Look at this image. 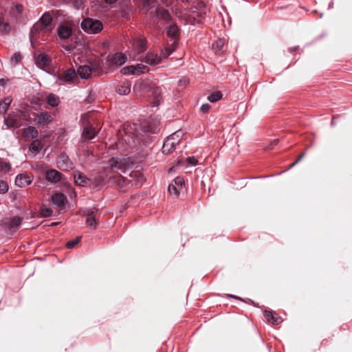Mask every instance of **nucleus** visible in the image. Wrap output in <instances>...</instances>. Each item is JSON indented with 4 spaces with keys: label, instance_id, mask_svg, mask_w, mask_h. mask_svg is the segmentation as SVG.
<instances>
[{
    "label": "nucleus",
    "instance_id": "nucleus-27",
    "mask_svg": "<svg viewBox=\"0 0 352 352\" xmlns=\"http://www.w3.org/2000/svg\"><path fill=\"white\" fill-rule=\"evenodd\" d=\"M74 181L77 185L84 186L87 184L88 179L82 174L78 173L74 175Z\"/></svg>",
    "mask_w": 352,
    "mask_h": 352
},
{
    "label": "nucleus",
    "instance_id": "nucleus-10",
    "mask_svg": "<svg viewBox=\"0 0 352 352\" xmlns=\"http://www.w3.org/2000/svg\"><path fill=\"white\" fill-rule=\"evenodd\" d=\"M32 182V176L30 175L20 174L15 178V184L17 186L23 188L30 185Z\"/></svg>",
    "mask_w": 352,
    "mask_h": 352
},
{
    "label": "nucleus",
    "instance_id": "nucleus-14",
    "mask_svg": "<svg viewBox=\"0 0 352 352\" xmlns=\"http://www.w3.org/2000/svg\"><path fill=\"white\" fill-rule=\"evenodd\" d=\"M57 165L62 170H68L72 168V164L69 157L65 155H61L58 157Z\"/></svg>",
    "mask_w": 352,
    "mask_h": 352
},
{
    "label": "nucleus",
    "instance_id": "nucleus-37",
    "mask_svg": "<svg viewBox=\"0 0 352 352\" xmlns=\"http://www.w3.org/2000/svg\"><path fill=\"white\" fill-rule=\"evenodd\" d=\"M135 72H138V75L143 74L148 71L147 66L143 65V64H137L135 65Z\"/></svg>",
    "mask_w": 352,
    "mask_h": 352
},
{
    "label": "nucleus",
    "instance_id": "nucleus-28",
    "mask_svg": "<svg viewBox=\"0 0 352 352\" xmlns=\"http://www.w3.org/2000/svg\"><path fill=\"white\" fill-rule=\"evenodd\" d=\"M11 102L12 99L10 97L5 98L3 101L0 102V113H5Z\"/></svg>",
    "mask_w": 352,
    "mask_h": 352
},
{
    "label": "nucleus",
    "instance_id": "nucleus-43",
    "mask_svg": "<svg viewBox=\"0 0 352 352\" xmlns=\"http://www.w3.org/2000/svg\"><path fill=\"white\" fill-rule=\"evenodd\" d=\"M210 108V104L206 103V104H203L201 106V108H200V110L203 112V113H207L209 109Z\"/></svg>",
    "mask_w": 352,
    "mask_h": 352
},
{
    "label": "nucleus",
    "instance_id": "nucleus-50",
    "mask_svg": "<svg viewBox=\"0 0 352 352\" xmlns=\"http://www.w3.org/2000/svg\"><path fill=\"white\" fill-rule=\"evenodd\" d=\"M12 220L19 221V220H21V218H19V217H14Z\"/></svg>",
    "mask_w": 352,
    "mask_h": 352
},
{
    "label": "nucleus",
    "instance_id": "nucleus-8",
    "mask_svg": "<svg viewBox=\"0 0 352 352\" xmlns=\"http://www.w3.org/2000/svg\"><path fill=\"white\" fill-rule=\"evenodd\" d=\"M59 80L68 84L76 82L78 80V74L74 69L69 68L65 70L63 75L60 76Z\"/></svg>",
    "mask_w": 352,
    "mask_h": 352
},
{
    "label": "nucleus",
    "instance_id": "nucleus-41",
    "mask_svg": "<svg viewBox=\"0 0 352 352\" xmlns=\"http://www.w3.org/2000/svg\"><path fill=\"white\" fill-rule=\"evenodd\" d=\"M186 161L189 164L192 166L197 165L198 162L197 160L194 156L188 157Z\"/></svg>",
    "mask_w": 352,
    "mask_h": 352
},
{
    "label": "nucleus",
    "instance_id": "nucleus-36",
    "mask_svg": "<svg viewBox=\"0 0 352 352\" xmlns=\"http://www.w3.org/2000/svg\"><path fill=\"white\" fill-rule=\"evenodd\" d=\"M175 47H166L162 51V54L164 58H168L175 50Z\"/></svg>",
    "mask_w": 352,
    "mask_h": 352
},
{
    "label": "nucleus",
    "instance_id": "nucleus-49",
    "mask_svg": "<svg viewBox=\"0 0 352 352\" xmlns=\"http://www.w3.org/2000/svg\"><path fill=\"white\" fill-rule=\"evenodd\" d=\"M6 79H4V78H1L0 79V85L1 86H3L6 84Z\"/></svg>",
    "mask_w": 352,
    "mask_h": 352
},
{
    "label": "nucleus",
    "instance_id": "nucleus-21",
    "mask_svg": "<svg viewBox=\"0 0 352 352\" xmlns=\"http://www.w3.org/2000/svg\"><path fill=\"white\" fill-rule=\"evenodd\" d=\"M96 135V131L94 127L91 126H87L84 127L82 133V137L85 140H91L93 139Z\"/></svg>",
    "mask_w": 352,
    "mask_h": 352
},
{
    "label": "nucleus",
    "instance_id": "nucleus-25",
    "mask_svg": "<svg viewBox=\"0 0 352 352\" xmlns=\"http://www.w3.org/2000/svg\"><path fill=\"white\" fill-rule=\"evenodd\" d=\"M82 216L86 217V220H96L98 217L96 214V211L94 209H85L82 210Z\"/></svg>",
    "mask_w": 352,
    "mask_h": 352
},
{
    "label": "nucleus",
    "instance_id": "nucleus-51",
    "mask_svg": "<svg viewBox=\"0 0 352 352\" xmlns=\"http://www.w3.org/2000/svg\"><path fill=\"white\" fill-rule=\"evenodd\" d=\"M296 164H297V163H295V162H293V163L291 164V166H291V167H292V166H294V165H296Z\"/></svg>",
    "mask_w": 352,
    "mask_h": 352
},
{
    "label": "nucleus",
    "instance_id": "nucleus-20",
    "mask_svg": "<svg viewBox=\"0 0 352 352\" xmlns=\"http://www.w3.org/2000/svg\"><path fill=\"white\" fill-rule=\"evenodd\" d=\"M67 198L63 193L56 192L52 196V201L53 204L58 206H62L65 204Z\"/></svg>",
    "mask_w": 352,
    "mask_h": 352
},
{
    "label": "nucleus",
    "instance_id": "nucleus-31",
    "mask_svg": "<svg viewBox=\"0 0 352 352\" xmlns=\"http://www.w3.org/2000/svg\"><path fill=\"white\" fill-rule=\"evenodd\" d=\"M222 98V94L220 91H215L208 96V100L210 102H215Z\"/></svg>",
    "mask_w": 352,
    "mask_h": 352
},
{
    "label": "nucleus",
    "instance_id": "nucleus-19",
    "mask_svg": "<svg viewBox=\"0 0 352 352\" xmlns=\"http://www.w3.org/2000/svg\"><path fill=\"white\" fill-rule=\"evenodd\" d=\"M145 63L150 65H155L159 64L161 60V56H157L153 53H148L145 56Z\"/></svg>",
    "mask_w": 352,
    "mask_h": 352
},
{
    "label": "nucleus",
    "instance_id": "nucleus-42",
    "mask_svg": "<svg viewBox=\"0 0 352 352\" xmlns=\"http://www.w3.org/2000/svg\"><path fill=\"white\" fill-rule=\"evenodd\" d=\"M12 10L20 14L23 11V6L21 4H15L12 7Z\"/></svg>",
    "mask_w": 352,
    "mask_h": 352
},
{
    "label": "nucleus",
    "instance_id": "nucleus-11",
    "mask_svg": "<svg viewBox=\"0 0 352 352\" xmlns=\"http://www.w3.org/2000/svg\"><path fill=\"white\" fill-rule=\"evenodd\" d=\"M34 122L38 124L47 125L52 122V117L47 112L42 111L36 114Z\"/></svg>",
    "mask_w": 352,
    "mask_h": 352
},
{
    "label": "nucleus",
    "instance_id": "nucleus-32",
    "mask_svg": "<svg viewBox=\"0 0 352 352\" xmlns=\"http://www.w3.org/2000/svg\"><path fill=\"white\" fill-rule=\"evenodd\" d=\"M22 56L19 52L14 53L10 58V63L12 66L19 64L21 60Z\"/></svg>",
    "mask_w": 352,
    "mask_h": 352
},
{
    "label": "nucleus",
    "instance_id": "nucleus-18",
    "mask_svg": "<svg viewBox=\"0 0 352 352\" xmlns=\"http://www.w3.org/2000/svg\"><path fill=\"white\" fill-rule=\"evenodd\" d=\"M46 179L52 183H56L61 179V173L54 169L49 170L46 173Z\"/></svg>",
    "mask_w": 352,
    "mask_h": 352
},
{
    "label": "nucleus",
    "instance_id": "nucleus-30",
    "mask_svg": "<svg viewBox=\"0 0 352 352\" xmlns=\"http://www.w3.org/2000/svg\"><path fill=\"white\" fill-rule=\"evenodd\" d=\"M121 72L124 74H134V75H138V72H135V65H129L123 67L121 69Z\"/></svg>",
    "mask_w": 352,
    "mask_h": 352
},
{
    "label": "nucleus",
    "instance_id": "nucleus-16",
    "mask_svg": "<svg viewBox=\"0 0 352 352\" xmlns=\"http://www.w3.org/2000/svg\"><path fill=\"white\" fill-rule=\"evenodd\" d=\"M264 315L267 321L272 324L277 325L282 321L281 318L275 312L265 311Z\"/></svg>",
    "mask_w": 352,
    "mask_h": 352
},
{
    "label": "nucleus",
    "instance_id": "nucleus-35",
    "mask_svg": "<svg viewBox=\"0 0 352 352\" xmlns=\"http://www.w3.org/2000/svg\"><path fill=\"white\" fill-rule=\"evenodd\" d=\"M80 239H81V237L78 236L73 240L69 241L66 243L67 248L69 249L74 248L80 242Z\"/></svg>",
    "mask_w": 352,
    "mask_h": 352
},
{
    "label": "nucleus",
    "instance_id": "nucleus-46",
    "mask_svg": "<svg viewBox=\"0 0 352 352\" xmlns=\"http://www.w3.org/2000/svg\"><path fill=\"white\" fill-rule=\"evenodd\" d=\"M106 3L113 4L116 3L118 0H104Z\"/></svg>",
    "mask_w": 352,
    "mask_h": 352
},
{
    "label": "nucleus",
    "instance_id": "nucleus-48",
    "mask_svg": "<svg viewBox=\"0 0 352 352\" xmlns=\"http://www.w3.org/2000/svg\"><path fill=\"white\" fill-rule=\"evenodd\" d=\"M59 224L58 221H53L51 224L47 225V226H56Z\"/></svg>",
    "mask_w": 352,
    "mask_h": 352
},
{
    "label": "nucleus",
    "instance_id": "nucleus-3",
    "mask_svg": "<svg viewBox=\"0 0 352 352\" xmlns=\"http://www.w3.org/2000/svg\"><path fill=\"white\" fill-rule=\"evenodd\" d=\"M131 164L129 158L112 157L109 161V165L113 172L124 173L127 166Z\"/></svg>",
    "mask_w": 352,
    "mask_h": 352
},
{
    "label": "nucleus",
    "instance_id": "nucleus-7",
    "mask_svg": "<svg viewBox=\"0 0 352 352\" xmlns=\"http://www.w3.org/2000/svg\"><path fill=\"white\" fill-rule=\"evenodd\" d=\"M184 184V178L182 177H177L173 180V183H171L168 185V190L170 194H173L175 196H178L183 189Z\"/></svg>",
    "mask_w": 352,
    "mask_h": 352
},
{
    "label": "nucleus",
    "instance_id": "nucleus-6",
    "mask_svg": "<svg viewBox=\"0 0 352 352\" xmlns=\"http://www.w3.org/2000/svg\"><path fill=\"white\" fill-rule=\"evenodd\" d=\"M21 113H13L8 115V118H5L4 123L7 128H18L22 125L21 120Z\"/></svg>",
    "mask_w": 352,
    "mask_h": 352
},
{
    "label": "nucleus",
    "instance_id": "nucleus-1",
    "mask_svg": "<svg viewBox=\"0 0 352 352\" xmlns=\"http://www.w3.org/2000/svg\"><path fill=\"white\" fill-rule=\"evenodd\" d=\"M80 26L85 32L91 34L99 33L103 28V25L100 21L91 18L82 20Z\"/></svg>",
    "mask_w": 352,
    "mask_h": 352
},
{
    "label": "nucleus",
    "instance_id": "nucleus-2",
    "mask_svg": "<svg viewBox=\"0 0 352 352\" xmlns=\"http://www.w3.org/2000/svg\"><path fill=\"white\" fill-rule=\"evenodd\" d=\"M182 134V131H176L166 138L162 148L164 154H170L175 150L176 146L180 142L179 137Z\"/></svg>",
    "mask_w": 352,
    "mask_h": 352
},
{
    "label": "nucleus",
    "instance_id": "nucleus-45",
    "mask_svg": "<svg viewBox=\"0 0 352 352\" xmlns=\"http://www.w3.org/2000/svg\"><path fill=\"white\" fill-rule=\"evenodd\" d=\"M11 168V165L9 163L4 164V168L1 167L2 170H9Z\"/></svg>",
    "mask_w": 352,
    "mask_h": 352
},
{
    "label": "nucleus",
    "instance_id": "nucleus-53",
    "mask_svg": "<svg viewBox=\"0 0 352 352\" xmlns=\"http://www.w3.org/2000/svg\"><path fill=\"white\" fill-rule=\"evenodd\" d=\"M175 44H176V43H175V42H174V43H173V45H174V46H175Z\"/></svg>",
    "mask_w": 352,
    "mask_h": 352
},
{
    "label": "nucleus",
    "instance_id": "nucleus-39",
    "mask_svg": "<svg viewBox=\"0 0 352 352\" xmlns=\"http://www.w3.org/2000/svg\"><path fill=\"white\" fill-rule=\"evenodd\" d=\"M8 190V185L7 182L0 181V194H4Z\"/></svg>",
    "mask_w": 352,
    "mask_h": 352
},
{
    "label": "nucleus",
    "instance_id": "nucleus-47",
    "mask_svg": "<svg viewBox=\"0 0 352 352\" xmlns=\"http://www.w3.org/2000/svg\"><path fill=\"white\" fill-rule=\"evenodd\" d=\"M305 155V153H302L298 157V159L295 161V163H298L302 159V157H304Z\"/></svg>",
    "mask_w": 352,
    "mask_h": 352
},
{
    "label": "nucleus",
    "instance_id": "nucleus-44",
    "mask_svg": "<svg viewBox=\"0 0 352 352\" xmlns=\"http://www.w3.org/2000/svg\"><path fill=\"white\" fill-rule=\"evenodd\" d=\"M0 28H2L3 31L6 32L9 30V25L0 20Z\"/></svg>",
    "mask_w": 352,
    "mask_h": 352
},
{
    "label": "nucleus",
    "instance_id": "nucleus-24",
    "mask_svg": "<svg viewBox=\"0 0 352 352\" xmlns=\"http://www.w3.org/2000/svg\"><path fill=\"white\" fill-rule=\"evenodd\" d=\"M43 148V144L41 141L38 140H35L32 141L29 146V150L30 152L36 154L38 153Z\"/></svg>",
    "mask_w": 352,
    "mask_h": 352
},
{
    "label": "nucleus",
    "instance_id": "nucleus-34",
    "mask_svg": "<svg viewBox=\"0 0 352 352\" xmlns=\"http://www.w3.org/2000/svg\"><path fill=\"white\" fill-rule=\"evenodd\" d=\"M158 14L165 21H169L170 15L167 10L159 9Z\"/></svg>",
    "mask_w": 352,
    "mask_h": 352
},
{
    "label": "nucleus",
    "instance_id": "nucleus-33",
    "mask_svg": "<svg viewBox=\"0 0 352 352\" xmlns=\"http://www.w3.org/2000/svg\"><path fill=\"white\" fill-rule=\"evenodd\" d=\"M98 221H83V224L81 226V227L93 230L98 227Z\"/></svg>",
    "mask_w": 352,
    "mask_h": 352
},
{
    "label": "nucleus",
    "instance_id": "nucleus-5",
    "mask_svg": "<svg viewBox=\"0 0 352 352\" xmlns=\"http://www.w3.org/2000/svg\"><path fill=\"white\" fill-rule=\"evenodd\" d=\"M53 21V17L50 12H45L39 21L34 25L33 29H40L44 31L51 30V28H49L52 22Z\"/></svg>",
    "mask_w": 352,
    "mask_h": 352
},
{
    "label": "nucleus",
    "instance_id": "nucleus-17",
    "mask_svg": "<svg viewBox=\"0 0 352 352\" xmlns=\"http://www.w3.org/2000/svg\"><path fill=\"white\" fill-rule=\"evenodd\" d=\"M92 73V69L90 66L84 65L78 67L77 69V74L82 79H88Z\"/></svg>",
    "mask_w": 352,
    "mask_h": 352
},
{
    "label": "nucleus",
    "instance_id": "nucleus-38",
    "mask_svg": "<svg viewBox=\"0 0 352 352\" xmlns=\"http://www.w3.org/2000/svg\"><path fill=\"white\" fill-rule=\"evenodd\" d=\"M225 44V41L223 38H219L214 44H213V48L217 50H221Z\"/></svg>",
    "mask_w": 352,
    "mask_h": 352
},
{
    "label": "nucleus",
    "instance_id": "nucleus-15",
    "mask_svg": "<svg viewBox=\"0 0 352 352\" xmlns=\"http://www.w3.org/2000/svg\"><path fill=\"white\" fill-rule=\"evenodd\" d=\"M131 82L124 80L120 82L116 87V92L120 95H127L131 91Z\"/></svg>",
    "mask_w": 352,
    "mask_h": 352
},
{
    "label": "nucleus",
    "instance_id": "nucleus-40",
    "mask_svg": "<svg viewBox=\"0 0 352 352\" xmlns=\"http://www.w3.org/2000/svg\"><path fill=\"white\" fill-rule=\"evenodd\" d=\"M52 213V211L50 208H43L41 211V214L43 217H50Z\"/></svg>",
    "mask_w": 352,
    "mask_h": 352
},
{
    "label": "nucleus",
    "instance_id": "nucleus-4",
    "mask_svg": "<svg viewBox=\"0 0 352 352\" xmlns=\"http://www.w3.org/2000/svg\"><path fill=\"white\" fill-rule=\"evenodd\" d=\"M146 38L142 37L134 38L131 41V47L134 51L133 58L138 59L137 56L146 50Z\"/></svg>",
    "mask_w": 352,
    "mask_h": 352
},
{
    "label": "nucleus",
    "instance_id": "nucleus-22",
    "mask_svg": "<svg viewBox=\"0 0 352 352\" xmlns=\"http://www.w3.org/2000/svg\"><path fill=\"white\" fill-rule=\"evenodd\" d=\"M36 63L39 67H46L50 65V60L45 54H40L37 56Z\"/></svg>",
    "mask_w": 352,
    "mask_h": 352
},
{
    "label": "nucleus",
    "instance_id": "nucleus-9",
    "mask_svg": "<svg viewBox=\"0 0 352 352\" xmlns=\"http://www.w3.org/2000/svg\"><path fill=\"white\" fill-rule=\"evenodd\" d=\"M127 60L126 56L122 52H117L108 56V60L114 65L121 66L124 65Z\"/></svg>",
    "mask_w": 352,
    "mask_h": 352
},
{
    "label": "nucleus",
    "instance_id": "nucleus-29",
    "mask_svg": "<svg viewBox=\"0 0 352 352\" xmlns=\"http://www.w3.org/2000/svg\"><path fill=\"white\" fill-rule=\"evenodd\" d=\"M178 28L176 25H171L167 30V34L172 38H176L178 35Z\"/></svg>",
    "mask_w": 352,
    "mask_h": 352
},
{
    "label": "nucleus",
    "instance_id": "nucleus-12",
    "mask_svg": "<svg viewBox=\"0 0 352 352\" xmlns=\"http://www.w3.org/2000/svg\"><path fill=\"white\" fill-rule=\"evenodd\" d=\"M21 225V221H3L1 228L8 234H12L16 232Z\"/></svg>",
    "mask_w": 352,
    "mask_h": 352
},
{
    "label": "nucleus",
    "instance_id": "nucleus-52",
    "mask_svg": "<svg viewBox=\"0 0 352 352\" xmlns=\"http://www.w3.org/2000/svg\"><path fill=\"white\" fill-rule=\"evenodd\" d=\"M35 226H28L27 228H34Z\"/></svg>",
    "mask_w": 352,
    "mask_h": 352
},
{
    "label": "nucleus",
    "instance_id": "nucleus-26",
    "mask_svg": "<svg viewBox=\"0 0 352 352\" xmlns=\"http://www.w3.org/2000/svg\"><path fill=\"white\" fill-rule=\"evenodd\" d=\"M47 102L52 107H54L58 105L60 100L56 95L50 94L47 97Z\"/></svg>",
    "mask_w": 352,
    "mask_h": 352
},
{
    "label": "nucleus",
    "instance_id": "nucleus-23",
    "mask_svg": "<svg viewBox=\"0 0 352 352\" xmlns=\"http://www.w3.org/2000/svg\"><path fill=\"white\" fill-rule=\"evenodd\" d=\"M23 135L27 138L34 139L38 136V132L34 126H31L24 129Z\"/></svg>",
    "mask_w": 352,
    "mask_h": 352
},
{
    "label": "nucleus",
    "instance_id": "nucleus-13",
    "mask_svg": "<svg viewBox=\"0 0 352 352\" xmlns=\"http://www.w3.org/2000/svg\"><path fill=\"white\" fill-rule=\"evenodd\" d=\"M57 32L60 38L67 39L72 34V28L68 25H60L58 27Z\"/></svg>",
    "mask_w": 352,
    "mask_h": 352
}]
</instances>
